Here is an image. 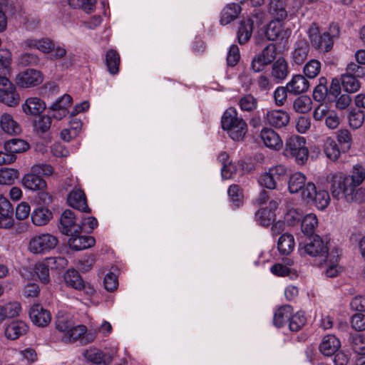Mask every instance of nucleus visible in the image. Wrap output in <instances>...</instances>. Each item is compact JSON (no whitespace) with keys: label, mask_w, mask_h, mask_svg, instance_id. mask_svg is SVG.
<instances>
[{"label":"nucleus","mask_w":365,"mask_h":365,"mask_svg":"<svg viewBox=\"0 0 365 365\" xmlns=\"http://www.w3.org/2000/svg\"><path fill=\"white\" fill-rule=\"evenodd\" d=\"M365 179V168L360 165L353 166L351 175H343L341 173H331L327 176L330 183V190L334 197H348Z\"/></svg>","instance_id":"obj_1"},{"label":"nucleus","mask_w":365,"mask_h":365,"mask_svg":"<svg viewBox=\"0 0 365 365\" xmlns=\"http://www.w3.org/2000/svg\"><path fill=\"white\" fill-rule=\"evenodd\" d=\"M339 35V28L336 24L330 26L327 31L319 34V29L312 25L309 29V36L314 47L322 52L329 51L334 45V38Z\"/></svg>","instance_id":"obj_2"},{"label":"nucleus","mask_w":365,"mask_h":365,"mask_svg":"<svg viewBox=\"0 0 365 365\" xmlns=\"http://www.w3.org/2000/svg\"><path fill=\"white\" fill-rule=\"evenodd\" d=\"M283 154L287 158H294L299 165H304L308 160L309 150L304 138L292 135L286 140Z\"/></svg>","instance_id":"obj_3"},{"label":"nucleus","mask_w":365,"mask_h":365,"mask_svg":"<svg viewBox=\"0 0 365 365\" xmlns=\"http://www.w3.org/2000/svg\"><path fill=\"white\" fill-rule=\"evenodd\" d=\"M58 238L50 233H41L31 237L28 243L29 251L35 255H46L55 249Z\"/></svg>","instance_id":"obj_4"},{"label":"nucleus","mask_w":365,"mask_h":365,"mask_svg":"<svg viewBox=\"0 0 365 365\" xmlns=\"http://www.w3.org/2000/svg\"><path fill=\"white\" fill-rule=\"evenodd\" d=\"M302 198L308 203L313 202L319 210L326 208L330 201L329 195L324 190H317L315 185L308 182L306 187L302 192Z\"/></svg>","instance_id":"obj_5"},{"label":"nucleus","mask_w":365,"mask_h":365,"mask_svg":"<svg viewBox=\"0 0 365 365\" xmlns=\"http://www.w3.org/2000/svg\"><path fill=\"white\" fill-rule=\"evenodd\" d=\"M61 232L67 236L81 233L79 216L70 210L63 211L60 217Z\"/></svg>","instance_id":"obj_6"},{"label":"nucleus","mask_w":365,"mask_h":365,"mask_svg":"<svg viewBox=\"0 0 365 365\" xmlns=\"http://www.w3.org/2000/svg\"><path fill=\"white\" fill-rule=\"evenodd\" d=\"M43 81V74L38 70L27 68L16 76V83L22 88L36 86Z\"/></svg>","instance_id":"obj_7"},{"label":"nucleus","mask_w":365,"mask_h":365,"mask_svg":"<svg viewBox=\"0 0 365 365\" xmlns=\"http://www.w3.org/2000/svg\"><path fill=\"white\" fill-rule=\"evenodd\" d=\"M312 256H327L328 253V247L319 236H315L312 239H309L304 247L301 248V252Z\"/></svg>","instance_id":"obj_8"},{"label":"nucleus","mask_w":365,"mask_h":365,"mask_svg":"<svg viewBox=\"0 0 365 365\" xmlns=\"http://www.w3.org/2000/svg\"><path fill=\"white\" fill-rule=\"evenodd\" d=\"M83 356L87 362L95 365H108L111 363L113 357L96 347H90L83 352Z\"/></svg>","instance_id":"obj_9"},{"label":"nucleus","mask_w":365,"mask_h":365,"mask_svg":"<svg viewBox=\"0 0 365 365\" xmlns=\"http://www.w3.org/2000/svg\"><path fill=\"white\" fill-rule=\"evenodd\" d=\"M14 224L12 205L7 198L0 195V228L9 229Z\"/></svg>","instance_id":"obj_10"},{"label":"nucleus","mask_w":365,"mask_h":365,"mask_svg":"<svg viewBox=\"0 0 365 365\" xmlns=\"http://www.w3.org/2000/svg\"><path fill=\"white\" fill-rule=\"evenodd\" d=\"M265 120L269 125L280 128L289 123V115L283 110H269L266 113Z\"/></svg>","instance_id":"obj_11"},{"label":"nucleus","mask_w":365,"mask_h":365,"mask_svg":"<svg viewBox=\"0 0 365 365\" xmlns=\"http://www.w3.org/2000/svg\"><path fill=\"white\" fill-rule=\"evenodd\" d=\"M67 200L69 206L74 209L86 213L91 212L87 205L85 193L81 189L74 188L69 193Z\"/></svg>","instance_id":"obj_12"},{"label":"nucleus","mask_w":365,"mask_h":365,"mask_svg":"<svg viewBox=\"0 0 365 365\" xmlns=\"http://www.w3.org/2000/svg\"><path fill=\"white\" fill-rule=\"evenodd\" d=\"M29 316L31 322L38 327H44L51 320L50 312L39 304H35L30 309Z\"/></svg>","instance_id":"obj_13"},{"label":"nucleus","mask_w":365,"mask_h":365,"mask_svg":"<svg viewBox=\"0 0 365 365\" xmlns=\"http://www.w3.org/2000/svg\"><path fill=\"white\" fill-rule=\"evenodd\" d=\"M68 244L73 250H82L90 248L95 245L96 240L91 236L82 235L81 233L68 235Z\"/></svg>","instance_id":"obj_14"},{"label":"nucleus","mask_w":365,"mask_h":365,"mask_svg":"<svg viewBox=\"0 0 365 365\" xmlns=\"http://www.w3.org/2000/svg\"><path fill=\"white\" fill-rule=\"evenodd\" d=\"M23 185L32 191L45 190L47 187L46 181L38 173L33 172L26 174L22 178Z\"/></svg>","instance_id":"obj_15"},{"label":"nucleus","mask_w":365,"mask_h":365,"mask_svg":"<svg viewBox=\"0 0 365 365\" xmlns=\"http://www.w3.org/2000/svg\"><path fill=\"white\" fill-rule=\"evenodd\" d=\"M57 262L62 264L65 262L66 260L62 257H48L43 262L35 265V272L43 283L46 284L49 282V266Z\"/></svg>","instance_id":"obj_16"},{"label":"nucleus","mask_w":365,"mask_h":365,"mask_svg":"<svg viewBox=\"0 0 365 365\" xmlns=\"http://www.w3.org/2000/svg\"><path fill=\"white\" fill-rule=\"evenodd\" d=\"M29 327L23 321H13L4 330L5 336L9 340H15L27 333Z\"/></svg>","instance_id":"obj_17"},{"label":"nucleus","mask_w":365,"mask_h":365,"mask_svg":"<svg viewBox=\"0 0 365 365\" xmlns=\"http://www.w3.org/2000/svg\"><path fill=\"white\" fill-rule=\"evenodd\" d=\"M288 92L293 95L305 93L309 87V81L302 75H294L286 85Z\"/></svg>","instance_id":"obj_18"},{"label":"nucleus","mask_w":365,"mask_h":365,"mask_svg":"<svg viewBox=\"0 0 365 365\" xmlns=\"http://www.w3.org/2000/svg\"><path fill=\"white\" fill-rule=\"evenodd\" d=\"M341 346V342L336 336L328 334L323 337L319 345L321 353L327 356L333 355Z\"/></svg>","instance_id":"obj_19"},{"label":"nucleus","mask_w":365,"mask_h":365,"mask_svg":"<svg viewBox=\"0 0 365 365\" xmlns=\"http://www.w3.org/2000/svg\"><path fill=\"white\" fill-rule=\"evenodd\" d=\"M260 138L267 148L279 150L282 147V140L279 135L270 128H264L262 130Z\"/></svg>","instance_id":"obj_20"},{"label":"nucleus","mask_w":365,"mask_h":365,"mask_svg":"<svg viewBox=\"0 0 365 365\" xmlns=\"http://www.w3.org/2000/svg\"><path fill=\"white\" fill-rule=\"evenodd\" d=\"M24 112L27 115H37L46 109L45 103L37 97L29 98L22 105Z\"/></svg>","instance_id":"obj_21"},{"label":"nucleus","mask_w":365,"mask_h":365,"mask_svg":"<svg viewBox=\"0 0 365 365\" xmlns=\"http://www.w3.org/2000/svg\"><path fill=\"white\" fill-rule=\"evenodd\" d=\"M309 52V45L304 40L298 41L292 52V58L294 63L302 65L307 58Z\"/></svg>","instance_id":"obj_22"},{"label":"nucleus","mask_w":365,"mask_h":365,"mask_svg":"<svg viewBox=\"0 0 365 365\" xmlns=\"http://www.w3.org/2000/svg\"><path fill=\"white\" fill-rule=\"evenodd\" d=\"M0 125L5 133L10 135H17L21 131L20 125L9 113H4L1 115Z\"/></svg>","instance_id":"obj_23"},{"label":"nucleus","mask_w":365,"mask_h":365,"mask_svg":"<svg viewBox=\"0 0 365 365\" xmlns=\"http://www.w3.org/2000/svg\"><path fill=\"white\" fill-rule=\"evenodd\" d=\"M253 24V21L249 18L240 21L237 30V38L240 44H244L250 40L252 34Z\"/></svg>","instance_id":"obj_24"},{"label":"nucleus","mask_w":365,"mask_h":365,"mask_svg":"<svg viewBox=\"0 0 365 365\" xmlns=\"http://www.w3.org/2000/svg\"><path fill=\"white\" fill-rule=\"evenodd\" d=\"M24 45L27 48H37L44 53H48L54 49V43L48 38H42L38 40L28 38L24 41Z\"/></svg>","instance_id":"obj_25"},{"label":"nucleus","mask_w":365,"mask_h":365,"mask_svg":"<svg viewBox=\"0 0 365 365\" xmlns=\"http://www.w3.org/2000/svg\"><path fill=\"white\" fill-rule=\"evenodd\" d=\"M52 218V212L47 207L40 206L31 212L32 222L37 226L46 225Z\"/></svg>","instance_id":"obj_26"},{"label":"nucleus","mask_w":365,"mask_h":365,"mask_svg":"<svg viewBox=\"0 0 365 365\" xmlns=\"http://www.w3.org/2000/svg\"><path fill=\"white\" fill-rule=\"evenodd\" d=\"M293 313V309L290 305H283L279 307L274 312L273 322L277 327H283Z\"/></svg>","instance_id":"obj_27"},{"label":"nucleus","mask_w":365,"mask_h":365,"mask_svg":"<svg viewBox=\"0 0 365 365\" xmlns=\"http://www.w3.org/2000/svg\"><path fill=\"white\" fill-rule=\"evenodd\" d=\"M306 176L300 173L297 172L293 173L289 178L288 189L291 193H297L302 188L306 187L307 182H306Z\"/></svg>","instance_id":"obj_28"},{"label":"nucleus","mask_w":365,"mask_h":365,"mask_svg":"<svg viewBox=\"0 0 365 365\" xmlns=\"http://www.w3.org/2000/svg\"><path fill=\"white\" fill-rule=\"evenodd\" d=\"M21 311V304L13 302L0 306V324L7 318L18 317Z\"/></svg>","instance_id":"obj_29"},{"label":"nucleus","mask_w":365,"mask_h":365,"mask_svg":"<svg viewBox=\"0 0 365 365\" xmlns=\"http://www.w3.org/2000/svg\"><path fill=\"white\" fill-rule=\"evenodd\" d=\"M241 11L240 6L235 3L227 4L221 12L220 23L227 25L235 20Z\"/></svg>","instance_id":"obj_30"},{"label":"nucleus","mask_w":365,"mask_h":365,"mask_svg":"<svg viewBox=\"0 0 365 365\" xmlns=\"http://www.w3.org/2000/svg\"><path fill=\"white\" fill-rule=\"evenodd\" d=\"M87 331L84 325H76L74 324L68 328L65 334L61 336L62 341L66 343L74 342L83 336Z\"/></svg>","instance_id":"obj_31"},{"label":"nucleus","mask_w":365,"mask_h":365,"mask_svg":"<svg viewBox=\"0 0 365 365\" xmlns=\"http://www.w3.org/2000/svg\"><path fill=\"white\" fill-rule=\"evenodd\" d=\"M265 36L269 41H275L284 37L282 20L276 19L269 23L265 31Z\"/></svg>","instance_id":"obj_32"},{"label":"nucleus","mask_w":365,"mask_h":365,"mask_svg":"<svg viewBox=\"0 0 365 365\" xmlns=\"http://www.w3.org/2000/svg\"><path fill=\"white\" fill-rule=\"evenodd\" d=\"M288 65L284 58L277 59L272 65V76L279 81L285 79L288 75Z\"/></svg>","instance_id":"obj_33"},{"label":"nucleus","mask_w":365,"mask_h":365,"mask_svg":"<svg viewBox=\"0 0 365 365\" xmlns=\"http://www.w3.org/2000/svg\"><path fill=\"white\" fill-rule=\"evenodd\" d=\"M64 281L67 286L77 290L83 287V280L79 273L75 269H68L64 274Z\"/></svg>","instance_id":"obj_34"},{"label":"nucleus","mask_w":365,"mask_h":365,"mask_svg":"<svg viewBox=\"0 0 365 365\" xmlns=\"http://www.w3.org/2000/svg\"><path fill=\"white\" fill-rule=\"evenodd\" d=\"M294 247V238L293 235L285 233L283 234L278 240L277 248L282 255H289Z\"/></svg>","instance_id":"obj_35"},{"label":"nucleus","mask_w":365,"mask_h":365,"mask_svg":"<svg viewBox=\"0 0 365 365\" xmlns=\"http://www.w3.org/2000/svg\"><path fill=\"white\" fill-rule=\"evenodd\" d=\"M29 148L28 143L18 138H14L4 143V149L13 154L20 153L26 151Z\"/></svg>","instance_id":"obj_36"},{"label":"nucleus","mask_w":365,"mask_h":365,"mask_svg":"<svg viewBox=\"0 0 365 365\" xmlns=\"http://www.w3.org/2000/svg\"><path fill=\"white\" fill-rule=\"evenodd\" d=\"M106 61L110 73L113 75L116 74L119 71L120 64V56L118 53L113 49H110L106 53Z\"/></svg>","instance_id":"obj_37"},{"label":"nucleus","mask_w":365,"mask_h":365,"mask_svg":"<svg viewBox=\"0 0 365 365\" xmlns=\"http://www.w3.org/2000/svg\"><path fill=\"white\" fill-rule=\"evenodd\" d=\"M324 151L327 157L332 161L338 160L341 153L337 143L331 138H327L325 140Z\"/></svg>","instance_id":"obj_38"},{"label":"nucleus","mask_w":365,"mask_h":365,"mask_svg":"<svg viewBox=\"0 0 365 365\" xmlns=\"http://www.w3.org/2000/svg\"><path fill=\"white\" fill-rule=\"evenodd\" d=\"M269 12L276 19H284L287 16V11L283 0H271L269 4Z\"/></svg>","instance_id":"obj_39"},{"label":"nucleus","mask_w":365,"mask_h":365,"mask_svg":"<svg viewBox=\"0 0 365 365\" xmlns=\"http://www.w3.org/2000/svg\"><path fill=\"white\" fill-rule=\"evenodd\" d=\"M225 130H227L229 135L234 140H240L242 139L247 132V124L242 119L240 120L236 121L235 123H233L232 128H227Z\"/></svg>","instance_id":"obj_40"},{"label":"nucleus","mask_w":365,"mask_h":365,"mask_svg":"<svg viewBox=\"0 0 365 365\" xmlns=\"http://www.w3.org/2000/svg\"><path fill=\"white\" fill-rule=\"evenodd\" d=\"M225 130H227L229 135L234 140H240L242 139L247 132V124L242 119L240 120L236 121L235 123H233L232 128H227Z\"/></svg>","instance_id":"obj_41"},{"label":"nucleus","mask_w":365,"mask_h":365,"mask_svg":"<svg viewBox=\"0 0 365 365\" xmlns=\"http://www.w3.org/2000/svg\"><path fill=\"white\" fill-rule=\"evenodd\" d=\"M20 98L13 85L12 88H8L1 92V102L10 107L16 106L19 103Z\"/></svg>","instance_id":"obj_42"},{"label":"nucleus","mask_w":365,"mask_h":365,"mask_svg":"<svg viewBox=\"0 0 365 365\" xmlns=\"http://www.w3.org/2000/svg\"><path fill=\"white\" fill-rule=\"evenodd\" d=\"M242 119V118L237 116V111L236 109L230 107L225 110L222 117V127L224 130L230 128H232V125H233V123H235L236 121L238 122V120Z\"/></svg>","instance_id":"obj_43"},{"label":"nucleus","mask_w":365,"mask_h":365,"mask_svg":"<svg viewBox=\"0 0 365 365\" xmlns=\"http://www.w3.org/2000/svg\"><path fill=\"white\" fill-rule=\"evenodd\" d=\"M293 107L297 113H307L312 108V99L307 96H299L294 100Z\"/></svg>","instance_id":"obj_44"},{"label":"nucleus","mask_w":365,"mask_h":365,"mask_svg":"<svg viewBox=\"0 0 365 365\" xmlns=\"http://www.w3.org/2000/svg\"><path fill=\"white\" fill-rule=\"evenodd\" d=\"M318 225V219L314 214L310 213L304 216L302 222V230L306 235L314 232Z\"/></svg>","instance_id":"obj_45"},{"label":"nucleus","mask_w":365,"mask_h":365,"mask_svg":"<svg viewBox=\"0 0 365 365\" xmlns=\"http://www.w3.org/2000/svg\"><path fill=\"white\" fill-rule=\"evenodd\" d=\"M359 77L348 75L341 76V83L344 89L348 93H355L361 87L360 82L357 79Z\"/></svg>","instance_id":"obj_46"},{"label":"nucleus","mask_w":365,"mask_h":365,"mask_svg":"<svg viewBox=\"0 0 365 365\" xmlns=\"http://www.w3.org/2000/svg\"><path fill=\"white\" fill-rule=\"evenodd\" d=\"M73 322L71 319L70 315L64 314L63 312H58L56 319V327L58 331L65 334L68 328L73 324Z\"/></svg>","instance_id":"obj_47"},{"label":"nucleus","mask_w":365,"mask_h":365,"mask_svg":"<svg viewBox=\"0 0 365 365\" xmlns=\"http://www.w3.org/2000/svg\"><path fill=\"white\" fill-rule=\"evenodd\" d=\"M18 178L19 172L16 169L7 168L0 169L1 185H11Z\"/></svg>","instance_id":"obj_48"},{"label":"nucleus","mask_w":365,"mask_h":365,"mask_svg":"<svg viewBox=\"0 0 365 365\" xmlns=\"http://www.w3.org/2000/svg\"><path fill=\"white\" fill-rule=\"evenodd\" d=\"M239 106L242 110L252 112L257 108L258 101L252 95L247 94L239 100Z\"/></svg>","instance_id":"obj_49"},{"label":"nucleus","mask_w":365,"mask_h":365,"mask_svg":"<svg viewBox=\"0 0 365 365\" xmlns=\"http://www.w3.org/2000/svg\"><path fill=\"white\" fill-rule=\"evenodd\" d=\"M340 256V251L338 249L332 250L329 257H331L330 259L332 263L329 267L326 269L325 274L328 277H334L337 276L339 272V267H338L336 262Z\"/></svg>","instance_id":"obj_50"},{"label":"nucleus","mask_w":365,"mask_h":365,"mask_svg":"<svg viewBox=\"0 0 365 365\" xmlns=\"http://www.w3.org/2000/svg\"><path fill=\"white\" fill-rule=\"evenodd\" d=\"M275 215L268 208L259 210L255 214L256 220L262 226H268L274 220Z\"/></svg>","instance_id":"obj_51"},{"label":"nucleus","mask_w":365,"mask_h":365,"mask_svg":"<svg viewBox=\"0 0 365 365\" xmlns=\"http://www.w3.org/2000/svg\"><path fill=\"white\" fill-rule=\"evenodd\" d=\"M306 322L307 319L303 312L292 314L289 323V329L292 331H297L304 326Z\"/></svg>","instance_id":"obj_52"},{"label":"nucleus","mask_w":365,"mask_h":365,"mask_svg":"<svg viewBox=\"0 0 365 365\" xmlns=\"http://www.w3.org/2000/svg\"><path fill=\"white\" fill-rule=\"evenodd\" d=\"M79 225L81 227V233L83 231L90 233L98 226V220L93 216L83 217L81 215L79 216Z\"/></svg>","instance_id":"obj_53"},{"label":"nucleus","mask_w":365,"mask_h":365,"mask_svg":"<svg viewBox=\"0 0 365 365\" xmlns=\"http://www.w3.org/2000/svg\"><path fill=\"white\" fill-rule=\"evenodd\" d=\"M348 118L350 127L353 129H358L364 123V113L363 111L352 109L349 112Z\"/></svg>","instance_id":"obj_54"},{"label":"nucleus","mask_w":365,"mask_h":365,"mask_svg":"<svg viewBox=\"0 0 365 365\" xmlns=\"http://www.w3.org/2000/svg\"><path fill=\"white\" fill-rule=\"evenodd\" d=\"M351 346L353 351L358 354H365V336L356 334L351 337Z\"/></svg>","instance_id":"obj_55"},{"label":"nucleus","mask_w":365,"mask_h":365,"mask_svg":"<svg viewBox=\"0 0 365 365\" xmlns=\"http://www.w3.org/2000/svg\"><path fill=\"white\" fill-rule=\"evenodd\" d=\"M11 53L8 49H0V73L6 74L11 63Z\"/></svg>","instance_id":"obj_56"},{"label":"nucleus","mask_w":365,"mask_h":365,"mask_svg":"<svg viewBox=\"0 0 365 365\" xmlns=\"http://www.w3.org/2000/svg\"><path fill=\"white\" fill-rule=\"evenodd\" d=\"M321 63L316 59L310 60L304 67V73L309 78H315L320 72Z\"/></svg>","instance_id":"obj_57"},{"label":"nucleus","mask_w":365,"mask_h":365,"mask_svg":"<svg viewBox=\"0 0 365 365\" xmlns=\"http://www.w3.org/2000/svg\"><path fill=\"white\" fill-rule=\"evenodd\" d=\"M69 4L74 9H81L88 13L93 10L96 0H68Z\"/></svg>","instance_id":"obj_58"},{"label":"nucleus","mask_w":365,"mask_h":365,"mask_svg":"<svg viewBox=\"0 0 365 365\" xmlns=\"http://www.w3.org/2000/svg\"><path fill=\"white\" fill-rule=\"evenodd\" d=\"M258 183L260 186L269 190H274L277 187V180L269 171L265 172L259 176Z\"/></svg>","instance_id":"obj_59"},{"label":"nucleus","mask_w":365,"mask_h":365,"mask_svg":"<svg viewBox=\"0 0 365 365\" xmlns=\"http://www.w3.org/2000/svg\"><path fill=\"white\" fill-rule=\"evenodd\" d=\"M329 106L327 103H321L314 109L312 115L316 121H322L331 113Z\"/></svg>","instance_id":"obj_60"},{"label":"nucleus","mask_w":365,"mask_h":365,"mask_svg":"<svg viewBox=\"0 0 365 365\" xmlns=\"http://www.w3.org/2000/svg\"><path fill=\"white\" fill-rule=\"evenodd\" d=\"M228 195L236 207H239L242 202V192L239 185H230L228 189Z\"/></svg>","instance_id":"obj_61"},{"label":"nucleus","mask_w":365,"mask_h":365,"mask_svg":"<svg viewBox=\"0 0 365 365\" xmlns=\"http://www.w3.org/2000/svg\"><path fill=\"white\" fill-rule=\"evenodd\" d=\"M287 93L289 92L287 86H279L276 88L273 95L276 106H282L285 103L287 98Z\"/></svg>","instance_id":"obj_62"},{"label":"nucleus","mask_w":365,"mask_h":365,"mask_svg":"<svg viewBox=\"0 0 365 365\" xmlns=\"http://www.w3.org/2000/svg\"><path fill=\"white\" fill-rule=\"evenodd\" d=\"M51 125V117L48 115H42L36 121L34 127L37 132L43 133L49 130Z\"/></svg>","instance_id":"obj_63"},{"label":"nucleus","mask_w":365,"mask_h":365,"mask_svg":"<svg viewBox=\"0 0 365 365\" xmlns=\"http://www.w3.org/2000/svg\"><path fill=\"white\" fill-rule=\"evenodd\" d=\"M351 327L356 331L365 330V314L357 313L353 315L351 320Z\"/></svg>","instance_id":"obj_64"}]
</instances>
